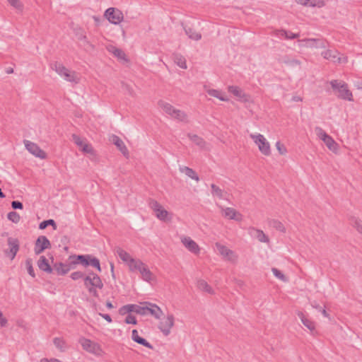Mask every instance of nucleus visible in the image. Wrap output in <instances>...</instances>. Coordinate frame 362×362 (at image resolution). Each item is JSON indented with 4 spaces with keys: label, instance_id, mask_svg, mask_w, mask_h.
<instances>
[{
    "label": "nucleus",
    "instance_id": "f257e3e1",
    "mask_svg": "<svg viewBox=\"0 0 362 362\" xmlns=\"http://www.w3.org/2000/svg\"><path fill=\"white\" fill-rule=\"evenodd\" d=\"M83 281L84 286L88 289V292L94 297L98 298L99 295L96 288L101 289L103 287V283L100 276L97 274L91 272L88 275L84 277Z\"/></svg>",
    "mask_w": 362,
    "mask_h": 362
},
{
    "label": "nucleus",
    "instance_id": "f03ea898",
    "mask_svg": "<svg viewBox=\"0 0 362 362\" xmlns=\"http://www.w3.org/2000/svg\"><path fill=\"white\" fill-rule=\"evenodd\" d=\"M51 68L67 81L74 83H78L80 81L81 76L79 74L68 69L61 63L54 62L51 64Z\"/></svg>",
    "mask_w": 362,
    "mask_h": 362
},
{
    "label": "nucleus",
    "instance_id": "7ed1b4c3",
    "mask_svg": "<svg viewBox=\"0 0 362 362\" xmlns=\"http://www.w3.org/2000/svg\"><path fill=\"white\" fill-rule=\"evenodd\" d=\"M158 106L168 115H169L172 118L177 119L180 122H188V118L187 114L178 109L175 108L170 103L160 100L158 102Z\"/></svg>",
    "mask_w": 362,
    "mask_h": 362
},
{
    "label": "nucleus",
    "instance_id": "20e7f679",
    "mask_svg": "<svg viewBox=\"0 0 362 362\" xmlns=\"http://www.w3.org/2000/svg\"><path fill=\"white\" fill-rule=\"evenodd\" d=\"M132 263L134 264H132L130 271L139 272L142 279L147 282H150L154 279L153 273L150 271L147 265H146L142 261L138 259L137 261H133Z\"/></svg>",
    "mask_w": 362,
    "mask_h": 362
},
{
    "label": "nucleus",
    "instance_id": "39448f33",
    "mask_svg": "<svg viewBox=\"0 0 362 362\" xmlns=\"http://www.w3.org/2000/svg\"><path fill=\"white\" fill-rule=\"evenodd\" d=\"M250 136L253 139L254 142L258 146L259 150L262 154L265 156L270 155L271 151L269 143L267 141V139L264 137L263 135L260 134H251Z\"/></svg>",
    "mask_w": 362,
    "mask_h": 362
},
{
    "label": "nucleus",
    "instance_id": "423d86ee",
    "mask_svg": "<svg viewBox=\"0 0 362 362\" xmlns=\"http://www.w3.org/2000/svg\"><path fill=\"white\" fill-rule=\"evenodd\" d=\"M300 47H305L308 48H325L327 47V42L323 39L320 38H306L298 40Z\"/></svg>",
    "mask_w": 362,
    "mask_h": 362
},
{
    "label": "nucleus",
    "instance_id": "0eeeda50",
    "mask_svg": "<svg viewBox=\"0 0 362 362\" xmlns=\"http://www.w3.org/2000/svg\"><path fill=\"white\" fill-rule=\"evenodd\" d=\"M104 16L110 23L118 25L124 19L123 13L115 8H109L105 11Z\"/></svg>",
    "mask_w": 362,
    "mask_h": 362
},
{
    "label": "nucleus",
    "instance_id": "6e6552de",
    "mask_svg": "<svg viewBox=\"0 0 362 362\" xmlns=\"http://www.w3.org/2000/svg\"><path fill=\"white\" fill-rule=\"evenodd\" d=\"M175 317L173 314H168L165 317L160 320L158 329L165 335L168 336L170 333L172 327L174 326Z\"/></svg>",
    "mask_w": 362,
    "mask_h": 362
},
{
    "label": "nucleus",
    "instance_id": "1a4fd4ad",
    "mask_svg": "<svg viewBox=\"0 0 362 362\" xmlns=\"http://www.w3.org/2000/svg\"><path fill=\"white\" fill-rule=\"evenodd\" d=\"M79 343L82 346L83 349L88 352L95 355H100L102 352L100 345L90 339L82 337L79 339Z\"/></svg>",
    "mask_w": 362,
    "mask_h": 362
},
{
    "label": "nucleus",
    "instance_id": "9d476101",
    "mask_svg": "<svg viewBox=\"0 0 362 362\" xmlns=\"http://www.w3.org/2000/svg\"><path fill=\"white\" fill-rule=\"evenodd\" d=\"M8 248L5 250V253L11 260L13 259L19 250L20 243L17 238L9 237L7 240Z\"/></svg>",
    "mask_w": 362,
    "mask_h": 362
},
{
    "label": "nucleus",
    "instance_id": "9b49d317",
    "mask_svg": "<svg viewBox=\"0 0 362 362\" xmlns=\"http://www.w3.org/2000/svg\"><path fill=\"white\" fill-rule=\"evenodd\" d=\"M24 144L26 149L35 157L41 159L46 158V153L37 144L28 140H24Z\"/></svg>",
    "mask_w": 362,
    "mask_h": 362
},
{
    "label": "nucleus",
    "instance_id": "f8f14e48",
    "mask_svg": "<svg viewBox=\"0 0 362 362\" xmlns=\"http://www.w3.org/2000/svg\"><path fill=\"white\" fill-rule=\"evenodd\" d=\"M141 305H144L145 315L150 314L153 316L156 319H160V317L163 315L162 310L157 305L149 303L143 302Z\"/></svg>",
    "mask_w": 362,
    "mask_h": 362
},
{
    "label": "nucleus",
    "instance_id": "ddd939ff",
    "mask_svg": "<svg viewBox=\"0 0 362 362\" xmlns=\"http://www.w3.org/2000/svg\"><path fill=\"white\" fill-rule=\"evenodd\" d=\"M50 247L51 243L48 238L45 235H40L37 238V239L35 241L34 251L35 255H40L45 250Z\"/></svg>",
    "mask_w": 362,
    "mask_h": 362
},
{
    "label": "nucleus",
    "instance_id": "4468645a",
    "mask_svg": "<svg viewBox=\"0 0 362 362\" xmlns=\"http://www.w3.org/2000/svg\"><path fill=\"white\" fill-rule=\"evenodd\" d=\"M144 305H136V304H129L122 306L119 309V313L121 315H125L127 313H136V314H139L141 315H145L144 312Z\"/></svg>",
    "mask_w": 362,
    "mask_h": 362
},
{
    "label": "nucleus",
    "instance_id": "2eb2a0df",
    "mask_svg": "<svg viewBox=\"0 0 362 362\" xmlns=\"http://www.w3.org/2000/svg\"><path fill=\"white\" fill-rule=\"evenodd\" d=\"M322 56L328 60L333 62L344 63L346 59L344 57H340L339 53L335 49H327L322 52Z\"/></svg>",
    "mask_w": 362,
    "mask_h": 362
},
{
    "label": "nucleus",
    "instance_id": "dca6fc26",
    "mask_svg": "<svg viewBox=\"0 0 362 362\" xmlns=\"http://www.w3.org/2000/svg\"><path fill=\"white\" fill-rule=\"evenodd\" d=\"M216 247L220 255H222L224 258L231 262L236 261L237 255L233 250L228 249L227 247L221 245L219 243H216Z\"/></svg>",
    "mask_w": 362,
    "mask_h": 362
},
{
    "label": "nucleus",
    "instance_id": "f3484780",
    "mask_svg": "<svg viewBox=\"0 0 362 362\" xmlns=\"http://www.w3.org/2000/svg\"><path fill=\"white\" fill-rule=\"evenodd\" d=\"M181 242L183 245L192 253L193 254H199L200 251V247L198 244L194 241L191 238L188 236H182L180 238Z\"/></svg>",
    "mask_w": 362,
    "mask_h": 362
},
{
    "label": "nucleus",
    "instance_id": "a211bd4d",
    "mask_svg": "<svg viewBox=\"0 0 362 362\" xmlns=\"http://www.w3.org/2000/svg\"><path fill=\"white\" fill-rule=\"evenodd\" d=\"M220 208L221 209L223 216L226 218L237 221H242V215L233 208H223L222 206H220Z\"/></svg>",
    "mask_w": 362,
    "mask_h": 362
},
{
    "label": "nucleus",
    "instance_id": "6ab92c4d",
    "mask_svg": "<svg viewBox=\"0 0 362 362\" xmlns=\"http://www.w3.org/2000/svg\"><path fill=\"white\" fill-rule=\"evenodd\" d=\"M248 233L250 236L257 239L260 243H269V237L260 229L250 227L248 229Z\"/></svg>",
    "mask_w": 362,
    "mask_h": 362
},
{
    "label": "nucleus",
    "instance_id": "aec40b11",
    "mask_svg": "<svg viewBox=\"0 0 362 362\" xmlns=\"http://www.w3.org/2000/svg\"><path fill=\"white\" fill-rule=\"evenodd\" d=\"M110 141L117 147L124 156L126 158L129 157V151L123 141L118 136L112 134L110 138Z\"/></svg>",
    "mask_w": 362,
    "mask_h": 362
},
{
    "label": "nucleus",
    "instance_id": "412c9836",
    "mask_svg": "<svg viewBox=\"0 0 362 362\" xmlns=\"http://www.w3.org/2000/svg\"><path fill=\"white\" fill-rule=\"evenodd\" d=\"M116 253L119 257V258L124 262H126L130 269L132 267V264H134L132 263L133 261H137L138 259H134L132 258L130 255L125 250L122 249L121 247H117Z\"/></svg>",
    "mask_w": 362,
    "mask_h": 362
},
{
    "label": "nucleus",
    "instance_id": "4be33fe9",
    "mask_svg": "<svg viewBox=\"0 0 362 362\" xmlns=\"http://www.w3.org/2000/svg\"><path fill=\"white\" fill-rule=\"evenodd\" d=\"M296 3L304 6L322 8L325 6V0H296Z\"/></svg>",
    "mask_w": 362,
    "mask_h": 362
},
{
    "label": "nucleus",
    "instance_id": "5701e85b",
    "mask_svg": "<svg viewBox=\"0 0 362 362\" xmlns=\"http://www.w3.org/2000/svg\"><path fill=\"white\" fill-rule=\"evenodd\" d=\"M107 50L109 52L112 53L118 59L124 62H127L126 54L122 49L117 48L114 45H108L107 47Z\"/></svg>",
    "mask_w": 362,
    "mask_h": 362
},
{
    "label": "nucleus",
    "instance_id": "b1692460",
    "mask_svg": "<svg viewBox=\"0 0 362 362\" xmlns=\"http://www.w3.org/2000/svg\"><path fill=\"white\" fill-rule=\"evenodd\" d=\"M90 255H73L70 256V259H76V260H72L71 263L74 264H81L84 267L89 266V260Z\"/></svg>",
    "mask_w": 362,
    "mask_h": 362
},
{
    "label": "nucleus",
    "instance_id": "393cba45",
    "mask_svg": "<svg viewBox=\"0 0 362 362\" xmlns=\"http://www.w3.org/2000/svg\"><path fill=\"white\" fill-rule=\"evenodd\" d=\"M132 339L134 341L138 343L139 344H141L151 349H153V346L148 341L139 335L138 331L136 329L132 330Z\"/></svg>",
    "mask_w": 362,
    "mask_h": 362
},
{
    "label": "nucleus",
    "instance_id": "a878e982",
    "mask_svg": "<svg viewBox=\"0 0 362 362\" xmlns=\"http://www.w3.org/2000/svg\"><path fill=\"white\" fill-rule=\"evenodd\" d=\"M298 316L300 319L303 325L306 327L311 332L312 334H313V332L315 331V322H313L309 318H308L307 317H305L302 312H298Z\"/></svg>",
    "mask_w": 362,
    "mask_h": 362
},
{
    "label": "nucleus",
    "instance_id": "bb28decb",
    "mask_svg": "<svg viewBox=\"0 0 362 362\" xmlns=\"http://www.w3.org/2000/svg\"><path fill=\"white\" fill-rule=\"evenodd\" d=\"M37 266L39 269L42 271H44L47 273H52L53 269L49 265L48 260L46 259L45 256H41L37 261Z\"/></svg>",
    "mask_w": 362,
    "mask_h": 362
},
{
    "label": "nucleus",
    "instance_id": "cd10ccee",
    "mask_svg": "<svg viewBox=\"0 0 362 362\" xmlns=\"http://www.w3.org/2000/svg\"><path fill=\"white\" fill-rule=\"evenodd\" d=\"M330 85L334 90H349L348 84L341 80H333Z\"/></svg>",
    "mask_w": 362,
    "mask_h": 362
},
{
    "label": "nucleus",
    "instance_id": "c85d7f7f",
    "mask_svg": "<svg viewBox=\"0 0 362 362\" xmlns=\"http://www.w3.org/2000/svg\"><path fill=\"white\" fill-rule=\"evenodd\" d=\"M180 171L182 173H185L187 177L192 178V180H194L197 182L199 181V176L193 169L187 166H181L180 167Z\"/></svg>",
    "mask_w": 362,
    "mask_h": 362
},
{
    "label": "nucleus",
    "instance_id": "c756f323",
    "mask_svg": "<svg viewBox=\"0 0 362 362\" xmlns=\"http://www.w3.org/2000/svg\"><path fill=\"white\" fill-rule=\"evenodd\" d=\"M184 30L186 35L189 37V38L198 41L202 38L201 33L197 32L193 28L187 26H184Z\"/></svg>",
    "mask_w": 362,
    "mask_h": 362
},
{
    "label": "nucleus",
    "instance_id": "7c9ffc66",
    "mask_svg": "<svg viewBox=\"0 0 362 362\" xmlns=\"http://www.w3.org/2000/svg\"><path fill=\"white\" fill-rule=\"evenodd\" d=\"M276 35L278 37H284L286 39L292 40L300 36L299 33H293L285 30H279L276 31Z\"/></svg>",
    "mask_w": 362,
    "mask_h": 362
},
{
    "label": "nucleus",
    "instance_id": "2f4dec72",
    "mask_svg": "<svg viewBox=\"0 0 362 362\" xmlns=\"http://www.w3.org/2000/svg\"><path fill=\"white\" fill-rule=\"evenodd\" d=\"M54 269L57 272V274L64 275L70 270V267L62 262H58L54 264Z\"/></svg>",
    "mask_w": 362,
    "mask_h": 362
},
{
    "label": "nucleus",
    "instance_id": "473e14b6",
    "mask_svg": "<svg viewBox=\"0 0 362 362\" xmlns=\"http://www.w3.org/2000/svg\"><path fill=\"white\" fill-rule=\"evenodd\" d=\"M187 136L192 142H194L199 147L202 148L205 147L206 142L202 137L199 136L197 134H188Z\"/></svg>",
    "mask_w": 362,
    "mask_h": 362
},
{
    "label": "nucleus",
    "instance_id": "72a5a7b5",
    "mask_svg": "<svg viewBox=\"0 0 362 362\" xmlns=\"http://www.w3.org/2000/svg\"><path fill=\"white\" fill-rule=\"evenodd\" d=\"M211 194L214 197H217L220 199L225 198V194H226V192H225L219 187H218L215 184H211Z\"/></svg>",
    "mask_w": 362,
    "mask_h": 362
},
{
    "label": "nucleus",
    "instance_id": "f704fd0d",
    "mask_svg": "<svg viewBox=\"0 0 362 362\" xmlns=\"http://www.w3.org/2000/svg\"><path fill=\"white\" fill-rule=\"evenodd\" d=\"M174 62L181 69L187 68L185 58L180 54H175L173 56Z\"/></svg>",
    "mask_w": 362,
    "mask_h": 362
},
{
    "label": "nucleus",
    "instance_id": "c9c22d12",
    "mask_svg": "<svg viewBox=\"0 0 362 362\" xmlns=\"http://www.w3.org/2000/svg\"><path fill=\"white\" fill-rule=\"evenodd\" d=\"M76 37L78 40L83 41L84 44L89 45L85 31L81 28H76L74 30Z\"/></svg>",
    "mask_w": 362,
    "mask_h": 362
},
{
    "label": "nucleus",
    "instance_id": "e433bc0d",
    "mask_svg": "<svg viewBox=\"0 0 362 362\" xmlns=\"http://www.w3.org/2000/svg\"><path fill=\"white\" fill-rule=\"evenodd\" d=\"M269 225L270 227L275 228L276 230L285 233L286 232V228L284 227V224L276 219H272L269 221Z\"/></svg>",
    "mask_w": 362,
    "mask_h": 362
},
{
    "label": "nucleus",
    "instance_id": "4c0bfd02",
    "mask_svg": "<svg viewBox=\"0 0 362 362\" xmlns=\"http://www.w3.org/2000/svg\"><path fill=\"white\" fill-rule=\"evenodd\" d=\"M197 286L199 290L208 293L213 294L214 293L213 288L204 280H199L197 282Z\"/></svg>",
    "mask_w": 362,
    "mask_h": 362
},
{
    "label": "nucleus",
    "instance_id": "58836bf2",
    "mask_svg": "<svg viewBox=\"0 0 362 362\" xmlns=\"http://www.w3.org/2000/svg\"><path fill=\"white\" fill-rule=\"evenodd\" d=\"M283 63L290 67H300L301 64V62L299 60L289 57H285L283 59Z\"/></svg>",
    "mask_w": 362,
    "mask_h": 362
},
{
    "label": "nucleus",
    "instance_id": "ea45409f",
    "mask_svg": "<svg viewBox=\"0 0 362 362\" xmlns=\"http://www.w3.org/2000/svg\"><path fill=\"white\" fill-rule=\"evenodd\" d=\"M351 226L362 235V221L356 217L352 216L350 218Z\"/></svg>",
    "mask_w": 362,
    "mask_h": 362
},
{
    "label": "nucleus",
    "instance_id": "a19ab883",
    "mask_svg": "<svg viewBox=\"0 0 362 362\" xmlns=\"http://www.w3.org/2000/svg\"><path fill=\"white\" fill-rule=\"evenodd\" d=\"M284 98L285 102L287 103L300 102L303 100V97L297 95L285 94Z\"/></svg>",
    "mask_w": 362,
    "mask_h": 362
},
{
    "label": "nucleus",
    "instance_id": "79ce46f5",
    "mask_svg": "<svg viewBox=\"0 0 362 362\" xmlns=\"http://www.w3.org/2000/svg\"><path fill=\"white\" fill-rule=\"evenodd\" d=\"M48 226H52L54 228V230L57 229V225L55 221L53 219H48L42 221L39 225V228L40 230L45 229Z\"/></svg>",
    "mask_w": 362,
    "mask_h": 362
},
{
    "label": "nucleus",
    "instance_id": "37998d69",
    "mask_svg": "<svg viewBox=\"0 0 362 362\" xmlns=\"http://www.w3.org/2000/svg\"><path fill=\"white\" fill-rule=\"evenodd\" d=\"M329 150H334L337 146V143L329 136L327 135L325 139L322 140Z\"/></svg>",
    "mask_w": 362,
    "mask_h": 362
},
{
    "label": "nucleus",
    "instance_id": "c03bdc74",
    "mask_svg": "<svg viewBox=\"0 0 362 362\" xmlns=\"http://www.w3.org/2000/svg\"><path fill=\"white\" fill-rule=\"evenodd\" d=\"M156 216L161 220V221H165L166 218L168 216V212L163 208V206L159 208L158 211H156L155 212Z\"/></svg>",
    "mask_w": 362,
    "mask_h": 362
},
{
    "label": "nucleus",
    "instance_id": "a18cd8bd",
    "mask_svg": "<svg viewBox=\"0 0 362 362\" xmlns=\"http://www.w3.org/2000/svg\"><path fill=\"white\" fill-rule=\"evenodd\" d=\"M208 93L209 95L217 98L222 101L228 100L226 92H208Z\"/></svg>",
    "mask_w": 362,
    "mask_h": 362
},
{
    "label": "nucleus",
    "instance_id": "49530a36",
    "mask_svg": "<svg viewBox=\"0 0 362 362\" xmlns=\"http://www.w3.org/2000/svg\"><path fill=\"white\" fill-rule=\"evenodd\" d=\"M89 266H92L95 267L99 272H101V267L99 259L95 257L90 255V260H89Z\"/></svg>",
    "mask_w": 362,
    "mask_h": 362
},
{
    "label": "nucleus",
    "instance_id": "de8ad7c7",
    "mask_svg": "<svg viewBox=\"0 0 362 362\" xmlns=\"http://www.w3.org/2000/svg\"><path fill=\"white\" fill-rule=\"evenodd\" d=\"M337 98H340V99H342V100H349V101H352L353 100V95H352V92H337Z\"/></svg>",
    "mask_w": 362,
    "mask_h": 362
},
{
    "label": "nucleus",
    "instance_id": "09e8293b",
    "mask_svg": "<svg viewBox=\"0 0 362 362\" xmlns=\"http://www.w3.org/2000/svg\"><path fill=\"white\" fill-rule=\"evenodd\" d=\"M7 218L9 221L14 223H18L20 221L21 216L16 211H11L7 214Z\"/></svg>",
    "mask_w": 362,
    "mask_h": 362
},
{
    "label": "nucleus",
    "instance_id": "8fccbe9b",
    "mask_svg": "<svg viewBox=\"0 0 362 362\" xmlns=\"http://www.w3.org/2000/svg\"><path fill=\"white\" fill-rule=\"evenodd\" d=\"M272 271L274 274V275L278 278L279 279L286 282L288 281L287 278L285 276V275L278 269L276 268H272Z\"/></svg>",
    "mask_w": 362,
    "mask_h": 362
},
{
    "label": "nucleus",
    "instance_id": "3c124183",
    "mask_svg": "<svg viewBox=\"0 0 362 362\" xmlns=\"http://www.w3.org/2000/svg\"><path fill=\"white\" fill-rule=\"evenodd\" d=\"M233 95L240 101H247L249 95L245 92H232Z\"/></svg>",
    "mask_w": 362,
    "mask_h": 362
},
{
    "label": "nucleus",
    "instance_id": "603ef678",
    "mask_svg": "<svg viewBox=\"0 0 362 362\" xmlns=\"http://www.w3.org/2000/svg\"><path fill=\"white\" fill-rule=\"evenodd\" d=\"M25 265H26V268H27L28 274L32 277L34 278L35 276V272H34V269L33 267L32 259H26Z\"/></svg>",
    "mask_w": 362,
    "mask_h": 362
},
{
    "label": "nucleus",
    "instance_id": "864d4df0",
    "mask_svg": "<svg viewBox=\"0 0 362 362\" xmlns=\"http://www.w3.org/2000/svg\"><path fill=\"white\" fill-rule=\"evenodd\" d=\"M315 132L316 135L321 139L323 140L328 135L321 127H316L315 128Z\"/></svg>",
    "mask_w": 362,
    "mask_h": 362
},
{
    "label": "nucleus",
    "instance_id": "5fc2aeb1",
    "mask_svg": "<svg viewBox=\"0 0 362 362\" xmlns=\"http://www.w3.org/2000/svg\"><path fill=\"white\" fill-rule=\"evenodd\" d=\"M148 206L154 212L158 211L159 208L162 206L157 201L154 199H150L148 201Z\"/></svg>",
    "mask_w": 362,
    "mask_h": 362
},
{
    "label": "nucleus",
    "instance_id": "6e6d98bb",
    "mask_svg": "<svg viewBox=\"0 0 362 362\" xmlns=\"http://www.w3.org/2000/svg\"><path fill=\"white\" fill-rule=\"evenodd\" d=\"M53 343L57 348H58L60 350H63L64 341L62 339L56 337L54 339Z\"/></svg>",
    "mask_w": 362,
    "mask_h": 362
},
{
    "label": "nucleus",
    "instance_id": "4d7b16f0",
    "mask_svg": "<svg viewBox=\"0 0 362 362\" xmlns=\"http://www.w3.org/2000/svg\"><path fill=\"white\" fill-rule=\"evenodd\" d=\"M8 1L15 8L22 10L23 5L19 0H8Z\"/></svg>",
    "mask_w": 362,
    "mask_h": 362
},
{
    "label": "nucleus",
    "instance_id": "13d9d810",
    "mask_svg": "<svg viewBox=\"0 0 362 362\" xmlns=\"http://www.w3.org/2000/svg\"><path fill=\"white\" fill-rule=\"evenodd\" d=\"M276 147L281 155H284L286 153V147L280 141L276 143Z\"/></svg>",
    "mask_w": 362,
    "mask_h": 362
},
{
    "label": "nucleus",
    "instance_id": "bf43d9fd",
    "mask_svg": "<svg viewBox=\"0 0 362 362\" xmlns=\"http://www.w3.org/2000/svg\"><path fill=\"white\" fill-rule=\"evenodd\" d=\"M125 322L127 324L136 325L137 324V320H136V317L134 315H132L131 314H129L126 317Z\"/></svg>",
    "mask_w": 362,
    "mask_h": 362
},
{
    "label": "nucleus",
    "instance_id": "052dcab7",
    "mask_svg": "<svg viewBox=\"0 0 362 362\" xmlns=\"http://www.w3.org/2000/svg\"><path fill=\"white\" fill-rule=\"evenodd\" d=\"M71 277L73 280H78L79 279H84V274L82 272H74L71 274Z\"/></svg>",
    "mask_w": 362,
    "mask_h": 362
},
{
    "label": "nucleus",
    "instance_id": "680f3d73",
    "mask_svg": "<svg viewBox=\"0 0 362 362\" xmlns=\"http://www.w3.org/2000/svg\"><path fill=\"white\" fill-rule=\"evenodd\" d=\"M11 207L13 209H23V204L22 202L19 201H13L11 202Z\"/></svg>",
    "mask_w": 362,
    "mask_h": 362
},
{
    "label": "nucleus",
    "instance_id": "e2e57ef3",
    "mask_svg": "<svg viewBox=\"0 0 362 362\" xmlns=\"http://www.w3.org/2000/svg\"><path fill=\"white\" fill-rule=\"evenodd\" d=\"M72 139H73V141L78 146H82L83 144V141L81 140V139L76 134H73L72 135Z\"/></svg>",
    "mask_w": 362,
    "mask_h": 362
},
{
    "label": "nucleus",
    "instance_id": "0e129e2a",
    "mask_svg": "<svg viewBox=\"0 0 362 362\" xmlns=\"http://www.w3.org/2000/svg\"><path fill=\"white\" fill-rule=\"evenodd\" d=\"M81 147H82V151L84 153H92L93 151L92 146L89 144H83Z\"/></svg>",
    "mask_w": 362,
    "mask_h": 362
},
{
    "label": "nucleus",
    "instance_id": "69168bd1",
    "mask_svg": "<svg viewBox=\"0 0 362 362\" xmlns=\"http://www.w3.org/2000/svg\"><path fill=\"white\" fill-rule=\"evenodd\" d=\"M313 307L316 308L317 310H318L325 317H329V314L327 313V312L326 311L325 309L322 308L320 305H313Z\"/></svg>",
    "mask_w": 362,
    "mask_h": 362
},
{
    "label": "nucleus",
    "instance_id": "338daca9",
    "mask_svg": "<svg viewBox=\"0 0 362 362\" xmlns=\"http://www.w3.org/2000/svg\"><path fill=\"white\" fill-rule=\"evenodd\" d=\"M8 320L6 317H3V313L1 312V317H0V326L4 327H6L7 325Z\"/></svg>",
    "mask_w": 362,
    "mask_h": 362
},
{
    "label": "nucleus",
    "instance_id": "774afa93",
    "mask_svg": "<svg viewBox=\"0 0 362 362\" xmlns=\"http://www.w3.org/2000/svg\"><path fill=\"white\" fill-rule=\"evenodd\" d=\"M40 362H62L60 360L57 359V358H43L40 360Z\"/></svg>",
    "mask_w": 362,
    "mask_h": 362
}]
</instances>
